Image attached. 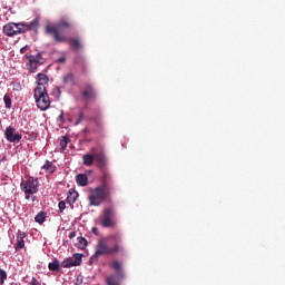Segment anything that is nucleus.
<instances>
[{
	"label": "nucleus",
	"mask_w": 285,
	"mask_h": 285,
	"mask_svg": "<svg viewBox=\"0 0 285 285\" xmlns=\"http://www.w3.org/2000/svg\"><path fill=\"white\" fill-rule=\"evenodd\" d=\"M109 239H112L114 246L109 247L108 238H100L95 246V254L90 257L91 262H99V257H106L108 255H119V253H124L126 248L124 247V236L121 234L116 233L109 236Z\"/></svg>",
	"instance_id": "f257e3e1"
},
{
	"label": "nucleus",
	"mask_w": 285,
	"mask_h": 285,
	"mask_svg": "<svg viewBox=\"0 0 285 285\" xmlns=\"http://www.w3.org/2000/svg\"><path fill=\"white\" fill-rule=\"evenodd\" d=\"M41 26V20L35 18L31 22H9L3 27V32L7 37H14V35H23L24 32H38Z\"/></svg>",
	"instance_id": "f03ea898"
},
{
	"label": "nucleus",
	"mask_w": 285,
	"mask_h": 285,
	"mask_svg": "<svg viewBox=\"0 0 285 285\" xmlns=\"http://www.w3.org/2000/svg\"><path fill=\"white\" fill-rule=\"evenodd\" d=\"M62 30H72V22H70L68 19H61L57 24H48L46 27V33L53 35V40L57 43H66V41H68V38H66V36L59 35V32H61Z\"/></svg>",
	"instance_id": "7ed1b4c3"
},
{
	"label": "nucleus",
	"mask_w": 285,
	"mask_h": 285,
	"mask_svg": "<svg viewBox=\"0 0 285 285\" xmlns=\"http://www.w3.org/2000/svg\"><path fill=\"white\" fill-rule=\"evenodd\" d=\"M112 197L108 191L97 186L89 189L88 202L90 206H101L102 202H108Z\"/></svg>",
	"instance_id": "20e7f679"
},
{
	"label": "nucleus",
	"mask_w": 285,
	"mask_h": 285,
	"mask_svg": "<svg viewBox=\"0 0 285 285\" xmlns=\"http://www.w3.org/2000/svg\"><path fill=\"white\" fill-rule=\"evenodd\" d=\"M20 188L24 193V199H32V196L39 193V179L29 177L27 180L21 181Z\"/></svg>",
	"instance_id": "39448f33"
},
{
	"label": "nucleus",
	"mask_w": 285,
	"mask_h": 285,
	"mask_svg": "<svg viewBox=\"0 0 285 285\" xmlns=\"http://www.w3.org/2000/svg\"><path fill=\"white\" fill-rule=\"evenodd\" d=\"M33 97L40 110H48L50 108V96H48L46 87H37L33 91Z\"/></svg>",
	"instance_id": "423d86ee"
},
{
	"label": "nucleus",
	"mask_w": 285,
	"mask_h": 285,
	"mask_svg": "<svg viewBox=\"0 0 285 285\" xmlns=\"http://www.w3.org/2000/svg\"><path fill=\"white\" fill-rule=\"evenodd\" d=\"M111 268L116 272V274L109 275L106 277L107 285H120L121 279H124V268L121 267V263L119 261H112L110 264Z\"/></svg>",
	"instance_id": "0eeeda50"
},
{
	"label": "nucleus",
	"mask_w": 285,
	"mask_h": 285,
	"mask_svg": "<svg viewBox=\"0 0 285 285\" xmlns=\"http://www.w3.org/2000/svg\"><path fill=\"white\" fill-rule=\"evenodd\" d=\"M91 153L94 155V161H95L96 166H98V168L101 171L107 170L108 158L106 157L104 147H101V146L92 147Z\"/></svg>",
	"instance_id": "6e6552de"
},
{
	"label": "nucleus",
	"mask_w": 285,
	"mask_h": 285,
	"mask_svg": "<svg viewBox=\"0 0 285 285\" xmlns=\"http://www.w3.org/2000/svg\"><path fill=\"white\" fill-rule=\"evenodd\" d=\"M100 187L102 190L107 191L109 195L112 196V190H115V179L108 169L101 171L99 177Z\"/></svg>",
	"instance_id": "1a4fd4ad"
},
{
	"label": "nucleus",
	"mask_w": 285,
	"mask_h": 285,
	"mask_svg": "<svg viewBox=\"0 0 285 285\" xmlns=\"http://www.w3.org/2000/svg\"><path fill=\"white\" fill-rule=\"evenodd\" d=\"M115 217H117V210H115V207H106L100 216V224L102 228H112V226L117 224L115 222Z\"/></svg>",
	"instance_id": "9d476101"
},
{
	"label": "nucleus",
	"mask_w": 285,
	"mask_h": 285,
	"mask_svg": "<svg viewBox=\"0 0 285 285\" xmlns=\"http://www.w3.org/2000/svg\"><path fill=\"white\" fill-rule=\"evenodd\" d=\"M83 262V255L82 254H73L72 257L66 258L63 262H61L60 266L62 268H72V266H81Z\"/></svg>",
	"instance_id": "9b49d317"
},
{
	"label": "nucleus",
	"mask_w": 285,
	"mask_h": 285,
	"mask_svg": "<svg viewBox=\"0 0 285 285\" xmlns=\"http://www.w3.org/2000/svg\"><path fill=\"white\" fill-rule=\"evenodd\" d=\"M4 137L7 141H10V144H19L23 136L17 132V129H14V127L9 126L4 130Z\"/></svg>",
	"instance_id": "f8f14e48"
},
{
	"label": "nucleus",
	"mask_w": 285,
	"mask_h": 285,
	"mask_svg": "<svg viewBox=\"0 0 285 285\" xmlns=\"http://www.w3.org/2000/svg\"><path fill=\"white\" fill-rule=\"evenodd\" d=\"M81 96L83 101H95L97 99V91L92 85L87 83L81 91Z\"/></svg>",
	"instance_id": "ddd939ff"
},
{
	"label": "nucleus",
	"mask_w": 285,
	"mask_h": 285,
	"mask_svg": "<svg viewBox=\"0 0 285 285\" xmlns=\"http://www.w3.org/2000/svg\"><path fill=\"white\" fill-rule=\"evenodd\" d=\"M29 70L30 72H37V63H39V59H41V53L37 55V59L33 56H29Z\"/></svg>",
	"instance_id": "4468645a"
},
{
	"label": "nucleus",
	"mask_w": 285,
	"mask_h": 285,
	"mask_svg": "<svg viewBox=\"0 0 285 285\" xmlns=\"http://www.w3.org/2000/svg\"><path fill=\"white\" fill-rule=\"evenodd\" d=\"M82 164L83 166H92L95 164V154H85L82 156Z\"/></svg>",
	"instance_id": "2eb2a0df"
},
{
	"label": "nucleus",
	"mask_w": 285,
	"mask_h": 285,
	"mask_svg": "<svg viewBox=\"0 0 285 285\" xmlns=\"http://www.w3.org/2000/svg\"><path fill=\"white\" fill-rule=\"evenodd\" d=\"M67 41H68L71 50L77 51L81 48V41H79V39H77V38H70V39H67Z\"/></svg>",
	"instance_id": "dca6fc26"
},
{
	"label": "nucleus",
	"mask_w": 285,
	"mask_h": 285,
	"mask_svg": "<svg viewBox=\"0 0 285 285\" xmlns=\"http://www.w3.org/2000/svg\"><path fill=\"white\" fill-rule=\"evenodd\" d=\"M37 83L38 88H46V83H48V76H46V73H38Z\"/></svg>",
	"instance_id": "f3484780"
},
{
	"label": "nucleus",
	"mask_w": 285,
	"mask_h": 285,
	"mask_svg": "<svg viewBox=\"0 0 285 285\" xmlns=\"http://www.w3.org/2000/svg\"><path fill=\"white\" fill-rule=\"evenodd\" d=\"M41 168L42 170H46V173H48L49 175H52L57 170V166H55L50 160H47Z\"/></svg>",
	"instance_id": "a211bd4d"
},
{
	"label": "nucleus",
	"mask_w": 285,
	"mask_h": 285,
	"mask_svg": "<svg viewBox=\"0 0 285 285\" xmlns=\"http://www.w3.org/2000/svg\"><path fill=\"white\" fill-rule=\"evenodd\" d=\"M75 63H76V66L80 67L82 75H86V72L88 70V63H86V60L78 57V58H76Z\"/></svg>",
	"instance_id": "6ab92c4d"
},
{
	"label": "nucleus",
	"mask_w": 285,
	"mask_h": 285,
	"mask_svg": "<svg viewBox=\"0 0 285 285\" xmlns=\"http://www.w3.org/2000/svg\"><path fill=\"white\" fill-rule=\"evenodd\" d=\"M76 183L78 186H87L88 185V176L86 174H78L76 176Z\"/></svg>",
	"instance_id": "aec40b11"
},
{
	"label": "nucleus",
	"mask_w": 285,
	"mask_h": 285,
	"mask_svg": "<svg viewBox=\"0 0 285 285\" xmlns=\"http://www.w3.org/2000/svg\"><path fill=\"white\" fill-rule=\"evenodd\" d=\"M62 82L67 86H75V73H67L62 77Z\"/></svg>",
	"instance_id": "412c9836"
},
{
	"label": "nucleus",
	"mask_w": 285,
	"mask_h": 285,
	"mask_svg": "<svg viewBox=\"0 0 285 285\" xmlns=\"http://www.w3.org/2000/svg\"><path fill=\"white\" fill-rule=\"evenodd\" d=\"M48 268L53 273H59V271L61 269V264L59 263V259L56 258L53 262L49 263Z\"/></svg>",
	"instance_id": "4be33fe9"
},
{
	"label": "nucleus",
	"mask_w": 285,
	"mask_h": 285,
	"mask_svg": "<svg viewBox=\"0 0 285 285\" xmlns=\"http://www.w3.org/2000/svg\"><path fill=\"white\" fill-rule=\"evenodd\" d=\"M79 197V193H77L76 190H69L68 196H67V202L69 204H75V202H77Z\"/></svg>",
	"instance_id": "5701e85b"
},
{
	"label": "nucleus",
	"mask_w": 285,
	"mask_h": 285,
	"mask_svg": "<svg viewBox=\"0 0 285 285\" xmlns=\"http://www.w3.org/2000/svg\"><path fill=\"white\" fill-rule=\"evenodd\" d=\"M48 215L45 212H40L36 215L35 217V222H37V224H43V222H46Z\"/></svg>",
	"instance_id": "b1692460"
},
{
	"label": "nucleus",
	"mask_w": 285,
	"mask_h": 285,
	"mask_svg": "<svg viewBox=\"0 0 285 285\" xmlns=\"http://www.w3.org/2000/svg\"><path fill=\"white\" fill-rule=\"evenodd\" d=\"M77 246L78 248H80V250H86V247L88 246V240L85 237L80 236L78 237Z\"/></svg>",
	"instance_id": "393cba45"
},
{
	"label": "nucleus",
	"mask_w": 285,
	"mask_h": 285,
	"mask_svg": "<svg viewBox=\"0 0 285 285\" xmlns=\"http://www.w3.org/2000/svg\"><path fill=\"white\" fill-rule=\"evenodd\" d=\"M68 144H70V138L68 136H62L60 138L61 150H65L66 148H68Z\"/></svg>",
	"instance_id": "a878e982"
},
{
	"label": "nucleus",
	"mask_w": 285,
	"mask_h": 285,
	"mask_svg": "<svg viewBox=\"0 0 285 285\" xmlns=\"http://www.w3.org/2000/svg\"><path fill=\"white\" fill-rule=\"evenodd\" d=\"M4 106L6 108H12V99L10 98V95H4L3 97Z\"/></svg>",
	"instance_id": "bb28decb"
},
{
	"label": "nucleus",
	"mask_w": 285,
	"mask_h": 285,
	"mask_svg": "<svg viewBox=\"0 0 285 285\" xmlns=\"http://www.w3.org/2000/svg\"><path fill=\"white\" fill-rule=\"evenodd\" d=\"M26 247V240L18 239L17 244L14 245L16 250H21Z\"/></svg>",
	"instance_id": "cd10ccee"
},
{
	"label": "nucleus",
	"mask_w": 285,
	"mask_h": 285,
	"mask_svg": "<svg viewBox=\"0 0 285 285\" xmlns=\"http://www.w3.org/2000/svg\"><path fill=\"white\" fill-rule=\"evenodd\" d=\"M6 279H8V274L6 273V271L0 268V284H3Z\"/></svg>",
	"instance_id": "c85d7f7f"
},
{
	"label": "nucleus",
	"mask_w": 285,
	"mask_h": 285,
	"mask_svg": "<svg viewBox=\"0 0 285 285\" xmlns=\"http://www.w3.org/2000/svg\"><path fill=\"white\" fill-rule=\"evenodd\" d=\"M81 121H83V112L82 111L79 112L78 119L76 121V126H79V124H81Z\"/></svg>",
	"instance_id": "c756f323"
},
{
	"label": "nucleus",
	"mask_w": 285,
	"mask_h": 285,
	"mask_svg": "<svg viewBox=\"0 0 285 285\" xmlns=\"http://www.w3.org/2000/svg\"><path fill=\"white\" fill-rule=\"evenodd\" d=\"M58 206H59L60 213H63V209L66 208V202L61 200Z\"/></svg>",
	"instance_id": "7c9ffc66"
},
{
	"label": "nucleus",
	"mask_w": 285,
	"mask_h": 285,
	"mask_svg": "<svg viewBox=\"0 0 285 285\" xmlns=\"http://www.w3.org/2000/svg\"><path fill=\"white\" fill-rule=\"evenodd\" d=\"M17 239H26V233L24 232H18Z\"/></svg>",
	"instance_id": "2f4dec72"
},
{
	"label": "nucleus",
	"mask_w": 285,
	"mask_h": 285,
	"mask_svg": "<svg viewBox=\"0 0 285 285\" xmlns=\"http://www.w3.org/2000/svg\"><path fill=\"white\" fill-rule=\"evenodd\" d=\"M66 62V57H60L57 59V63H65Z\"/></svg>",
	"instance_id": "473e14b6"
},
{
	"label": "nucleus",
	"mask_w": 285,
	"mask_h": 285,
	"mask_svg": "<svg viewBox=\"0 0 285 285\" xmlns=\"http://www.w3.org/2000/svg\"><path fill=\"white\" fill-rule=\"evenodd\" d=\"M91 233H92L94 235H99V228L92 227Z\"/></svg>",
	"instance_id": "72a5a7b5"
},
{
	"label": "nucleus",
	"mask_w": 285,
	"mask_h": 285,
	"mask_svg": "<svg viewBox=\"0 0 285 285\" xmlns=\"http://www.w3.org/2000/svg\"><path fill=\"white\" fill-rule=\"evenodd\" d=\"M73 237H77V232H71L69 234V239H73Z\"/></svg>",
	"instance_id": "f704fd0d"
},
{
	"label": "nucleus",
	"mask_w": 285,
	"mask_h": 285,
	"mask_svg": "<svg viewBox=\"0 0 285 285\" xmlns=\"http://www.w3.org/2000/svg\"><path fill=\"white\" fill-rule=\"evenodd\" d=\"M26 50H28V47H22V48L20 49V53H21V55H26Z\"/></svg>",
	"instance_id": "c9c22d12"
},
{
	"label": "nucleus",
	"mask_w": 285,
	"mask_h": 285,
	"mask_svg": "<svg viewBox=\"0 0 285 285\" xmlns=\"http://www.w3.org/2000/svg\"><path fill=\"white\" fill-rule=\"evenodd\" d=\"M59 119L63 120V114H61V115L59 116Z\"/></svg>",
	"instance_id": "e433bc0d"
}]
</instances>
